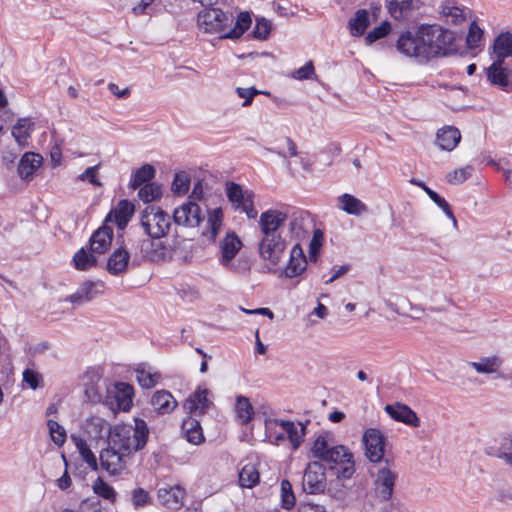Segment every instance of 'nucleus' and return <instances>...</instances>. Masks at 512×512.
I'll return each mask as SVG.
<instances>
[{"label":"nucleus","instance_id":"nucleus-1","mask_svg":"<svg viewBox=\"0 0 512 512\" xmlns=\"http://www.w3.org/2000/svg\"><path fill=\"white\" fill-rule=\"evenodd\" d=\"M396 48L399 53L421 62L457 53L454 32L437 24H421L415 32H402Z\"/></svg>","mask_w":512,"mask_h":512},{"label":"nucleus","instance_id":"nucleus-2","mask_svg":"<svg viewBox=\"0 0 512 512\" xmlns=\"http://www.w3.org/2000/svg\"><path fill=\"white\" fill-rule=\"evenodd\" d=\"M134 426L116 425L109 434L107 447L99 454L100 466L110 475H118L127 468L133 452L143 449L149 436L147 423L134 419Z\"/></svg>","mask_w":512,"mask_h":512},{"label":"nucleus","instance_id":"nucleus-3","mask_svg":"<svg viewBox=\"0 0 512 512\" xmlns=\"http://www.w3.org/2000/svg\"><path fill=\"white\" fill-rule=\"evenodd\" d=\"M287 219V213L277 209H268L259 218L262 237L258 243V254L273 267L279 265L287 249V241L280 231Z\"/></svg>","mask_w":512,"mask_h":512},{"label":"nucleus","instance_id":"nucleus-4","mask_svg":"<svg viewBox=\"0 0 512 512\" xmlns=\"http://www.w3.org/2000/svg\"><path fill=\"white\" fill-rule=\"evenodd\" d=\"M206 212V227L202 230V235L206 236L211 241H215L218 230L222 224L223 214L220 207L208 212L207 210H203L198 203L188 200L175 208L172 218L176 225L197 227L205 220Z\"/></svg>","mask_w":512,"mask_h":512},{"label":"nucleus","instance_id":"nucleus-5","mask_svg":"<svg viewBox=\"0 0 512 512\" xmlns=\"http://www.w3.org/2000/svg\"><path fill=\"white\" fill-rule=\"evenodd\" d=\"M186 244V240L178 236L174 237L171 242L161 239H143L140 242V252L148 261L151 262H168L174 257L186 259L183 254L182 247Z\"/></svg>","mask_w":512,"mask_h":512},{"label":"nucleus","instance_id":"nucleus-6","mask_svg":"<svg viewBox=\"0 0 512 512\" xmlns=\"http://www.w3.org/2000/svg\"><path fill=\"white\" fill-rule=\"evenodd\" d=\"M141 226L150 239H162L172 226L171 216L160 207L149 205L141 212Z\"/></svg>","mask_w":512,"mask_h":512},{"label":"nucleus","instance_id":"nucleus-7","mask_svg":"<svg viewBox=\"0 0 512 512\" xmlns=\"http://www.w3.org/2000/svg\"><path fill=\"white\" fill-rule=\"evenodd\" d=\"M226 198L234 211L245 213L249 219L257 218L258 211L254 205V191L244 189L239 183L226 181Z\"/></svg>","mask_w":512,"mask_h":512},{"label":"nucleus","instance_id":"nucleus-8","mask_svg":"<svg viewBox=\"0 0 512 512\" xmlns=\"http://www.w3.org/2000/svg\"><path fill=\"white\" fill-rule=\"evenodd\" d=\"M328 469L334 471L338 479H349L355 473L353 454L344 445L332 446L326 459Z\"/></svg>","mask_w":512,"mask_h":512},{"label":"nucleus","instance_id":"nucleus-9","mask_svg":"<svg viewBox=\"0 0 512 512\" xmlns=\"http://www.w3.org/2000/svg\"><path fill=\"white\" fill-rule=\"evenodd\" d=\"M133 387L125 382H117L105 388V396L103 404H105L112 412H127L133 404Z\"/></svg>","mask_w":512,"mask_h":512},{"label":"nucleus","instance_id":"nucleus-10","mask_svg":"<svg viewBox=\"0 0 512 512\" xmlns=\"http://www.w3.org/2000/svg\"><path fill=\"white\" fill-rule=\"evenodd\" d=\"M198 26L204 33L216 35L210 40L216 46L224 39V12L220 7H206L198 15Z\"/></svg>","mask_w":512,"mask_h":512},{"label":"nucleus","instance_id":"nucleus-11","mask_svg":"<svg viewBox=\"0 0 512 512\" xmlns=\"http://www.w3.org/2000/svg\"><path fill=\"white\" fill-rule=\"evenodd\" d=\"M325 466L319 461L310 462L303 474L302 488L307 494H320L326 489Z\"/></svg>","mask_w":512,"mask_h":512},{"label":"nucleus","instance_id":"nucleus-12","mask_svg":"<svg viewBox=\"0 0 512 512\" xmlns=\"http://www.w3.org/2000/svg\"><path fill=\"white\" fill-rule=\"evenodd\" d=\"M365 456L370 462L378 463L384 459L386 437L378 428H367L362 437Z\"/></svg>","mask_w":512,"mask_h":512},{"label":"nucleus","instance_id":"nucleus-13","mask_svg":"<svg viewBox=\"0 0 512 512\" xmlns=\"http://www.w3.org/2000/svg\"><path fill=\"white\" fill-rule=\"evenodd\" d=\"M308 265L307 256L300 243H296L290 250L288 262L283 270L286 278H295L302 275Z\"/></svg>","mask_w":512,"mask_h":512},{"label":"nucleus","instance_id":"nucleus-14","mask_svg":"<svg viewBox=\"0 0 512 512\" xmlns=\"http://www.w3.org/2000/svg\"><path fill=\"white\" fill-rule=\"evenodd\" d=\"M210 391L199 386L184 402V409L196 416L204 414L212 405Z\"/></svg>","mask_w":512,"mask_h":512},{"label":"nucleus","instance_id":"nucleus-15","mask_svg":"<svg viewBox=\"0 0 512 512\" xmlns=\"http://www.w3.org/2000/svg\"><path fill=\"white\" fill-rule=\"evenodd\" d=\"M384 410L393 420L397 422H402L413 428L420 426V419L416 412L406 404L400 402H396L395 404H387Z\"/></svg>","mask_w":512,"mask_h":512},{"label":"nucleus","instance_id":"nucleus-16","mask_svg":"<svg viewBox=\"0 0 512 512\" xmlns=\"http://www.w3.org/2000/svg\"><path fill=\"white\" fill-rule=\"evenodd\" d=\"M397 475L388 467L379 469L375 479V492L378 498L384 501L391 499Z\"/></svg>","mask_w":512,"mask_h":512},{"label":"nucleus","instance_id":"nucleus-17","mask_svg":"<svg viewBox=\"0 0 512 512\" xmlns=\"http://www.w3.org/2000/svg\"><path fill=\"white\" fill-rule=\"evenodd\" d=\"M505 62L494 60L492 64L486 68V77L492 86H496L503 91L509 92V74L510 71L504 67Z\"/></svg>","mask_w":512,"mask_h":512},{"label":"nucleus","instance_id":"nucleus-18","mask_svg":"<svg viewBox=\"0 0 512 512\" xmlns=\"http://www.w3.org/2000/svg\"><path fill=\"white\" fill-rule=\"evenodd\" d=\"M157 495L163 506L177 510L182 507L186 492L182 487L175 485L160 488Z\"/></svg>","mask_w":512,"mask_h":512},{"label":"nucleus","instance_id":"nucleus-19","mask_svg":"<svg viewBox=\"0 0 512 512\" xmlns=\"http://www.w3.org/2000/svg\"><path fill=\"white\" fill-rule=\"evenodd\" d=\"M113 240V228L104 224L99 227L90 237V250L96 254L105 253L111 246Z\"/></svg>","mask_w":512,"mask_h":512},{"label":"nucleus","instance_id":"nucleus-20","mask_svg":"<svg viewBox=\"0 0 512 512\" xmlns=\"http://www.w3.org/2000/svg\"><path fill=\"white\" fill-rule=\"evenodd\" d=\"M129 260L130 253L124 246H120L109 256L106 264L107 271L114 276L121 275L127 271Z\"/></svg>","mask_w":512,"mask_h":512},{"label":"nucleus","instance_id":"nucleus-21","mask_svg":"<svg viewBox=\"0 0 512 512\" xmlns=\"http://www.w3.org/2000/svg\"><path fill=\"white\" fill-rule=\"evenodd\" d=\"M484 452L490 457L504 460L507 465L512 467V433L502 436L498 446L485 447Z\"/></svg>","mask_w":512,"mask_h":512},{"label":"nucleus","instance_id":"nucleus-22","mask_svg":"<svg viewBox=\"0 0 512 512\" xmlns=\"http://www.w3.org/2000/svg\"><path fill=\"white\" fill-rule=\"evenodd\" d=\"M100 375L96 372H87L84 375V394L91 403H103L104 396L100 386Z\"/></svg>","mask_w":512,"mask_h":512},{"label":"nucleus","instance_id":"nucleus-23","mask_svg":"<svg viewBox=\"0 0 512 512\" xmlns=\"http://www.w3.org/2000/svg\"><path fill=\"white\" fill-rule=\"evenodd\" d=\"M150 404L158 414H169L177 406V401L167 390H158L151 397Z\"/></svg>","mask_w":512,"mask_h":512},{"label":"nucleus","instance_id":"nucleus-24","mask_svg":"<svg viewBox=\"0 0 512 512\" xmlns=\"http://www.w3.org/2000/svg\"><path fill=\"white\" fill-rule=\"evenodd\" d=\"M461 133L454 126H445L438 130L436 134V143L440 149L452 151L460 142Z\"/></svg>","mask_w":512,"mask_h":512},{"label":"nucleus","instance_id":"nucleus-25","mask_svg":"<svg viewBox=\"0 0 512 512\" xmlns=\"http://www.w3.org/2000/svg\"><path fill=\"white\" fill-rule=\"evenodd\" d=\"M492 53L496 60L505 62V59L512 57V33L510 31H502L493 41Z\"/></svg>","mask_w":512,"mask_h":512},{"label":"nucleus","instance_id":"nucleus-26","mask_svg":"<svg viewBox=\"0 0 512 512\" xmlns=\"http://www.w3.org/2000/svg\"><path fill=\"white\" fill-rule=\"evenodd\" d=\"M338 202L339 207L349 215L360 216L368 212L367 205L351 194H342L338 197Z\"/></svg>","mask_w":512,"mask_h":512},{"label":"nucleus","instance_id":"nucleus-27","mask_svg":"<svg viewBox=\"0 0 512 512\" xmlns=\"http://www.w3.org/2000/svg\"><path fill=\"white\" fill-rule=\"evenodd\" d=\"M42 157L33 152L25 153L18 164V174L22 179L31 177L41 165Z\"/></svg>","mask_w":512,"mask_h":512},{"label":"nucleus","instance_id":"nucleus-28","mask_svg":"<svg viewBox=\"0 0 512 512\" xmlns=\"http://www.w3.org/2000/svg\"><path fill=\"white\" fill-rule=\"evenodd\" d=\"M370 24V14L366 9H358L349 20L348 27L354 37L362 36Z\"/></svg>","mask_w":512,"mask_h":512},{"label":"nucleus","instance_id":"nucleus-29","mask_svg":"<svg viewBox=\"0 0 512 512\" xmlns=\"http://www.w3.org/2000/svg\"><path fill=\"white\" fill-rule=\"evenodd\" d=\"M182 431L186 440L192 444L198 445L204 440L200 422L192 416L183 420Z\"/></svg>","mask_w":512,"mask_h":512},{"label":"nucleus","instance_id":"nucleus-30","mask_svg":"<svg viewBox=\"0 0 512 512\" xmlns=\"http://www.w3.org/2000/svg\"><path fill=\"white\" fill-rule=\"evenodd\" d=\"M234 412L236 420L241 425L248 424L254 416V409L250 400L242 395L236 397Z\"/></svg>","mask_w":512,"mask_h":512},{"label":"nucleus","instance_id":"nucleus-31","mask_svg":"<svg viewBox=\"0 0 512 512\" xmlns=\"http://www.w3.org/2000/svg\"><path fill=\"white\" fill-rule=\"evenodd\" d=\"M34 128V123L28 118H20L12 128V135L19 146H26L27 140Z\"/></svg>","mask_w":512,"mask_h":512},{"label":"nucleus","instance_id":"nucleus-32","mask_svg":"<svg viewBox=\"0 0 512 512\" xmlns=\"http://www.w3.org/2000/svg\"><path fill=\"white\" fill-rule=\"evenodd\" d=\"M388 11L395 20L407 19L413 11L412 0H391Z\"/></svg>","mask_w":512,"mask_h":512},{"label":"nucleus","instance_id":"nucleus-33","mask_svg":"<svg viewBox=\"0 0 512 512\" xmlns=\"http://www.w3.org/2000/svg\"><path fill=\"white\" fill-rule=\"evenodd\" d=\"M251 24V14L248 11L240 12L234 27L226 32V39H239L251 27Z\"/></svg>","mask_w":512,"mask_h":512},{"label":"nucleus","instance_id":"nucleus-34","mask_svg":"<svg viewBox=\"0 0 512 512\" xmlns=\"http://www.w3.org/2000/svg\"><path fill=\"white\" fill-rule=\"evenodd\" d=\"M238 476L239 485L244 488H253L260 481V474L253 464L243 466Z\"/></svg>","mask_w":512,"mask_h":512},{"label":"nucleus","instance_id":"nucleus-35","mask_svg":"<svg viewBox=\"0 0 512 512\" xmlns=\"http://www.w3.org/2000/svg\"><path fill=\"white\" fill-rule=\"evenodd\" d=\"M155 168L150 164H144L138 168L133 176L130 186L133 189H137L144 184H148L155 177Z\"/></svg>","mask_w":512,"mask_h":512},{"label":"nucleus","instance_id":"nucleus-36","mask_svg":"<svg viewBox=\"0 0 512 512\" xmlns=\"http://www.w3.org/2000/svg\"><path fill=\"white\" fill-rule=\"evenodd\" d=\"M134 213V205L128 200H121L115 210V221L120 229H123L130 221Z\"/></svg>","mask_w":512,"mask_h":512},{"label":"nucleus","instance_id":"nucleus-37","mask_svg":"<svg viewBox=\"0 0 512 512\" xmlns=\"http://www.w3.org/2000/svg\"><path fill=\"white\" fill-rule=\"evenodd\" d=\"M280 506L285 510H292L296 504V496L292 489V484L288 479H283L280 483Z\"/></svg>","mask_w":512,"mask_h":512},{"label":"nucleus","instance_id":"nucleus-38","mask_svg":"<svg viewBox=\"0 0 512 512\" xmlns=\"http://www.w3.org/2000/svg\"><path fill=\"white\" fill-rule=\"evenodd\" d=\"M74 440L82 460L88 465V467L91 470L97 471L99 469V465L96 456L90 449L87 442L82 438H74Z\"/></svg>","mask_w":512,"mask_h":512},{"label":"nucleus","instance_id":"nucleus-39","mask_svg":"<svg viewBox=\"0 0 512 512\" xmlns=\"http://www.w3.org/2000/svg\"><path fill=\"white\" fill-rule=\"evenodd\" d=\"M275 424L280 426L288 436L293 449H298L303 442L294 422L289 420L276 419Z\"/></svg>","mask_w":512,"mask_h":512},{"label":"nucleus","instance_id":"nucleus-40","mask_svg":"<svg viewBox=\"0 0 512 512\" xmlns=\"http://www.w3.org/2000/svg\"><path fill=\"white\" fill-rule=\"evenodd\" d=\"M243 247L242 240L234 231L226 232V266Z\"/></svg>","mask_w":512,"mask_h":512},{"label":"nucleus","instance_id":"nucleus-41","mask_svg":"<svg viewBox=\"0 0 512 512\" xmlns=\"http://www.w3.org/2000/svg\"><path fill=\"white\" fill-rule=\"evenodd\" d=\"M73 262L77 270L85 271L94 267L97 260L93 254H90L84 248H81L75 253Z\"/></svg>","mask_w":512,"mask_h":512},{"label":"nucleus","instance_id":"nucleus-42","mask_svg":"<svg viewBox=\"0 0 512 512\" xmlns=\"http://www.w3.org/2000/svg\"><path fill=\"white\" fill-rule=\"evenodd\" d=\"M79 289L81 290V293H83L86 300L91 301L97 296L103 294L105 284L100 280L85 281L79 286Z\"/></svg>","mask_w":512,"mask_h":512},{"label":"nucleus","instance_id":"nucleus-43","mask_svg":"<svg viewBox=\"0 0 512 512\" xmlns=\"http://www.w3.org/2000/svg\"><path fill=\"white\" fill-rule=\"evenodd\" d=\"M272 30V23L264 17H257L254 29L248 37L252 36L257 40H267Z\"/></svg>","mask_w":512,"mask_h":512},{"label":"nucleus","instance_id":"nucleus-44","mask_svg":"<svg viewBox=\"0 0 512 512\" xmlns=\"http://www.w3.org/2000/svg\"><path fill=\"white\" fill-rule=\"evenodd\" d=\"M161 375L157 372L152 373L145 369L136 370V379L142 388L150 389L154 387L160 380Z\"/></svg>","mask_w":512,"mask_h":512},{"label":"nucleus","instance_id":"nucleus-45","mask_svg":"<svg viewBox=\"0 0 512 512\" xmlns=\"http://www.w3.org/2000/svg\"><path fill=\"white\" fill-rule=\"evenodd\" d=\"M470 365L478 372L483 374H490L497 370L499 361L496 356L483 357L479 362H471Z\"/></svg>","mask_w":512,"mask_h":512},{"label":"nucleus","instance_id":"nucleus-46","mask_svg":"<svg viewBox=\"0 0 512 512\" xmlns=\"http://www.w3.org/2000/svg\"><path fill=\"white\" fill-rule=\"evenodd\" d=\"M162 195L161 186L157 183H148L142 186L138 192L139 198L145 202L149 203L152 202L158 198H160Z\"/></svg>","mask_w":512,"mask_h":512},{"label":"nucleus","instance_id":"nucleus-47","mask_svg":"<svg viewBox=\"0 0 512 512\" xmlns=\"http://www.w3.org/2000/svg\"><path fill=\"white\" fill-rule=\"evenodd\" d=\"M10 365V350L7 344V340L0 333V382H2L3 376L7 374Z\"/></svg>","mask_w":512,"mask_h":512},{"label":"nucleus","instance_id":"nucleus-48","mask_svg":"<svg viewBox=\"0 0 512 512\" xmlns=\"http://www.w3.org/2000/svg\"><path fill=\"white\" fill-rule=\"evenodd\" d=\"M484 31L478 26L477 21L473 20L470 23L469 30L466 36V45L470 49L479 47L483 39Z\"/></svg>","mask_w":512,"mask_h":512},{"label":"nucleus","instance_id":"nucleus-49","mask_svg":"<svg viewBox=\"0 0 512 512\" xmlns=\"http://www.w3.org/2000/svg\"><path fill=\"white\" fill-rule=\"evenodd\" d=\"M331 447L328 444L326 436L319 435L311 448V452L314 458L319 459L321 462L324 461L329 453Z\"/></svg>","mask_w":512,"mask_h":512},{"label":"nucleus","instance_id":"nucleus-50","mask_svg":"<svg viewBox=\"0 0 512 512\" xmlns=\"http://www.w3.org/2000/svg\"><path fill=\"white\" fill-rule=\"evenodd\" d=\"M427 195L444 212V214L453 221V224L456 225L457 220L450 204L434 190H427Z\"/></svg>","mask_w":512,"mask_h":512},{"label":"nucleus","instance_id":"nucleus-51","mask_svg":"<svg viewBox=\"0 0 512 512\" xmlns=\"http://www.w3.org/2000/svg\"><path fill=\"white\" fill-rule=\"evenodd\" d=\"M47 426L49 429V434L57 446H62L66 441V430L63 426H61L57 421L48 420Z\"/></svg>","mask_w":512,"mask_h":512},{"label":"nucleus","instance_id":"nucleus-52","mask_svg":"<svg viewBox=\"0 0 512 512\" xmlns=\"http://www.w3.org/2000/svg\"><path fill=\"white\" fill-rule=\"evenodd\" d=\"M391 31V24L389 21H383L379 26L371 30L365 37L367 44H372L384 37H386Z\"/></svg>","mask_w":512,"mask_h":512},{"label":"nucleus","instance_id":"nucleus-53","mask_svg":"<svg viewBox=\"0 0 512 512\" xmlns=\"http://www.w3.org/2000/svg\"><path fill=\"white\" fill-rule=\"evenodd\" d=\"M473 170L474 169L471 165L455 169L447 174V182L450 184H461L472 175Z\"/></svg>","mask_w":512,"mask_h":512},{"label":"nucleus","instance_id":"nucleus-54","mask_svg":"<svg viewBox=\"0 0 512 512\" xmlns=\"http://www.w3.org/2000/svg\"><path fill=\"white\" fill-rule=\"evenodd\" d=\"M451 3L453 2L450 0L447 1V4L442 8V14L446 17H451V24L459 25L465 20L464 12L462 9L450 5Z\"/></svg>","mask_w":512,"mask_h":512},{"label":"nucleus","instance_id":"nucleus-55","mask_svg":"<svg viewBox=\"0 0 512 512\" xmlns=\"http://www.w3.org/2000/svg\"><path fill=\"white\" fill-rule=\"evenodd\" d=\"M236 92L240 98H243L244 101L242 103L243 107H248L252 104L253 99L255 96L259 94H263L265 96H271L270 92L268 91H260L257 90L255 87H249V88H236Z\"/></svg>","mask_w":512,"mask_h":512},{"label":"nucleus","instance_id":"nucleus-56","mask_svg":"<svg viewBox=\"0 0 512 512\" xmlns=\"http://www.w3.org/2000/svg\"><path fill=\"white\" fill-rule=\"evenodd\" d=\"M94 492L102 498L110 501H114L116 498V492L112 486L98 478L93 485Z\"/></svg>","mask_w":512,"mask_h":512},{"label":"nucleus","instance_id":"nucleus-57","mask_svg":"<svg viewBox=\"0 0 512 512\" xmlns=\"http://www.w3.org/2000/svg\"><path fill=\"white\" fill-rule=\"evenodd\" d=\"M132 503L136 509L143 508L151 503V497L148 491L143 488H136L131 493Z\"/></svg>","mask_w":512,"mask_h":512},{"label":"nucleus","instance_id":"nucleus-58","mask_svg":"<svg viewBox=\"0 0 512 512\" xmlns=\"http://www.w3.org/2000/svg\"><path fill=\"white\" fill-rule=\"evenodd\" d=\"M190 181L185 173H176L172 182V191L176 194H185L189 189Z\"/></svg>","mask_w":512,"mask_h":512},{"label":"nucleus","instance_id":"nucleus-59","mask_svg":"<svg viewBox=\"0 0 512 512\" xmlns=\"http://www.w3.org/2000/svg\"><path fill=\"white\" fill-rule=\"evenodd\" d=\"M283 141L287 145V152L283 148H280V147L269 148L268 151H270L272 153H276L277 155H279L285 159H287L288 157L297 156V154H298L297 146H296L295 142L292 140V138L287 136V137L283 138Z\"/></svg>","mask_w":512,"mask_h":512},{"label":"nucleus","instance_id":"nucleus-60","mask_svg":"<svg viewBox=\"0 0 512 512\" xmlns=\"http://www.w3.org/2000/svg\"><path fill=\"white\" fill-rule=\"evenodd\" d=\"M99 165L88 167L83 173L78 176V179L81 181H88L92 185L96 187L102 186V183L99 181L97 177Z\"/></svg>","mask_w":512,"mask_h":512},{"label":"nucleus","instance_id":"nucleus-61","mask_svg":"<svg viewBox=\"0 0 512 512\" xmlns=\"http://www.w3.org/2000/svg\"><path fill=\"white\" fill-rule=\"evenodd\" d=\"M315 74L313 62L310 60L306 62L302 67L293 72V77L298 80L311 79Z\"/></svg>","mask_w":512,"mask_h":512},{"label":"nucleus","instance_id":"nucleus-62","mask_svg":"<svg viewBox=\"0 0 512 512\" xmlns=\"http://www.w3.org/2000/svg\"><path fill=\"white\" fill-rule=\"evenodd\" d=\"M322 246L321 240L316 238V235H313L310 243H309V251H308V257L307 260L315 263L318 260L320 249Z\"/></svg>","mask_w":512,"mask_h":512},{"label":"nucleus","instance_id":"nucleus-63","mask_svg":"<svg viewBox=\"0 0 512 512\" xmlns=\"http://www.w3.org/2000/svg\"><path fill=\"white\" fill-rule=\"evenodd\" d=\"M23 380L26 382L32 389H36L39 386V374L33 370L26 369L23 372Z\"/></svg>","mask_w":512,"mask_h":512},{"label":"nucleus","instance_id":"nucleus-64","mask_svg":"<svg viewBox=\"0 0 512 512\" xmlns=\"http://www.w3.org/2000/svg\"><path fill=\"white\" fill-rule=\"evenodd\" d=\"M298 512H326L324 506L312 503V502H301L298 506Z\"/></svg>","mask_w":512,"mask_h":512}]
</instances>
